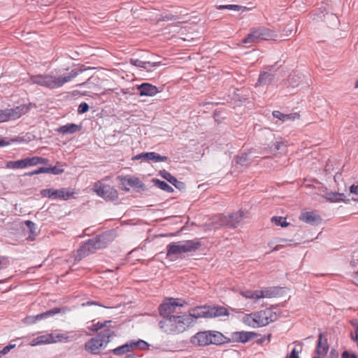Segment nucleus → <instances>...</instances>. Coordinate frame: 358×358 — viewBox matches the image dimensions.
Returning <instances> with one entry per match:
<instances>
[{
  "label": "nucleus",
  "instance_id": "60",
  "mask_svg": "<svg viewBox=\"0 0 358 358\" xmlns=\"http://www.w3.org/2000/svg\"><path fill=\"white\" fill-rule=\"evenodd\" d=\"M266 68H267L269 71H271V70L272 69L273 66H267Z\"/></svg>",
  "mask_w": 358,
  "mask_h": 358
},
{
  "label": "nucleus",
  "instance_id": "39",
  "mask_svg": "<svg viewBox=\"0 0 358 358\" xmlns=\"http://www.w3.org/2000/svg\"><path fill=\"white\" fill-rule=\"evenodd\" d=\"M217 9L219 10H224V9H228L235 11H239V10H246L248 8L245 6H241L239 5H235V4H228V5H220L217 7Z\"/></svg>",
  "mask_w": 358,
  "mask_h": 358
},
{
  "label": "nucleus",
  "instance_id": "14",
  "mask_svg": "<svg viewBox=\"0 0 358 358\" xmlns=\"http://www.w3.org/2000/svg\"><path fill=\"white\" fill-rule=\"evenodd\" d=\"M186 316H189V321H191V324L195 322L196 320L198 318L209 317L208 306H197L194 308H192L189 310V314H186Z\"/></svg>",
  "mask_w": 358,
  "mask_h": 358
},
{
  "label": "nucleus",
  "instance_id": "59",
  "mask_svg": "<svg viewBox=\"0 0 358 358\" xmlns=\"http://www.w3.org/2000/svg\"><path fill=\"white\" fill-rule=\"evenodd\" d=\"M125 358H133V356L131 355H127Z\"/></svg>",
  "mask_w": 358,
  "mask_h": 358
},
{
  "label": "nucleus",
  "instance_id": "49",
  "mask_svg": "<svg viewBox=\"0 0 358 358\" xmlns=\"http://www.w3.org/2000/svg\"><path fill=\"white\" fill-rule=\"evenodd\" d=\"M146 159L145 152H143V153L136 155H135V156H134L132 157V160H139V159Z\"/></svg>",
  "mask_w": 358,
  "mask_h": 358
},
{
  "label": "nucleus",
  "instance_id": "24",
  "mask_svg": "<svg viewBox=\"0 0 358 358\" xmlns=\"http://www.w3.org/2000/svg\"><path fill=\"white\" fill-rule=\"evenodd\" d=\"M279 288L278 287H266L264 289L258 290L257 297L259 299L263 298H273L278 295Z\"/></svg>",
  "mask_w": 358,
  "mask_h": 358
},
{
  "label": "nucleus",
  "instance_id": "2",
  "mask_svg": "<svg viewBox=\"0 0 358 358\" xmlns=\"http://www.w3.org/2000/svg\"><path fill=\"white\" fill-rule=\"evenodd\" d=\"M82 70H72L66 76L55 77L48 74H36L29 77V83L32 85H38L49 89H55L62 87L66 83L76 78Z\"/></svg>",
  "mask_w": 358,
  "mask_h": 358
},
{
  "label": "nucleus",
  "instance_id": "17",
  "mask_svg": "<svg viewBox=\"0 0 358 358\" xmlns=\"http://www.w3.org/2000/svg\"><path fill=\"white\" fill-rule=\"evenodd\" d=\"M159 176L172 184L176 188L179 190H183L185 189V184L183 182L179 181L172 176L169 172L166 170H162L159 173Z\"/></svg>",
  "mask_w": 358,
  "mask_h": 358
},
{
  "label": "nucleus",
  "instance_id": "47",
  "mask_svg": "<svg viewBox=\"0 0 358 358\" xmlns=\"http://www.w3.org/2000/svg\"><path fill=\"white\" fill-rule=\"evenodd\" d=\"M341 358H357L355 354H351L348 351L345 350L341 354Z\"/></svg>",
  "mask_w": 358,
  "mask_h": 358
},
{
  "label": "nucleus",
  "instance_id": "46",
  "mask_svg": "<svg viewBox=\"0 0 358 358\" xmlns=\"http://www.w3.org/2000/svg\"><path fill=\"white\" fill-rule=\"evenodd\" d=\"M24 323L27 324H33L36 322V318L34 315H29L24 318Z\"/></svg>",
  "mask_w": 358,
  "mask_h": 358
},
{
  "label": "nucleus",
  "instance_id": "31",
  "mask_svg": "<svg viewBox=\"0 0 358 358\" xmlns=\"http://www.w3.org/2000/svg\"><path fill=\"white\" fill-rule=\"evenodd\" d=\"M129 345H131V350L134 349H139L141 350H145L149 348L150 345L146 341L142 339H138L136 341L131 340L129 341Z\"/></svg>",
  "mask_w": 358,
  "mask_h": 358
},
{
  "label": "nucleus",
  "instance_id": "21",
  "mask_svg": "<svg viewBox=\"0 0 358 358\" xmlns=\"http://www.w3.org/2000/svg\"><path fill=\"white\" fill-rule=\"evenodd\" d=\"M299 220L307 224L314 225L321 221V217L313 211H307L301 213Z\"/></svg>",
  "mask_w": 358,
  "mask_h": 358
},
{
  "label": "nucleus",
  "instance_id": "53",
  "mask_svg": "<svg viewBox=\"0 0 358 358\" xmlns=\"http://www.w3.org/2000/svg\"><path fill=\"white\" fill-rule=\"evenodd\" d=\"M6 265V262L5 259H0V270L3 268Z\"/></svg>",
  "mask_w": 358,
  "mask_h": 358
},
{
  "label": "nucleus",
  "instance_id": "15",
  "mask_svg": "<svg viewBox=\"0 0 358 358\" xmlns=\"http://www.w3.org/2000/svg\"><path fill=\"white\" fill-rule=\"evenodd\" d=\"M329 350L327 340L322 338V334L320 333L318 336L317 346L315 349L316 355L313 358H324Z\"/></svg>",
  "mask_w": 358,
  "mask_h": 358
},
{
  "label": "nucleus",
  "instance_id": "38",
  "mask_svg": "<svg viewBox=\"0 0 358 358\" xmlns=\"http://www.w3.org/2000/svg\"><path fill=\"white\" fill-rule=\"evenodd\" d=\"M131 350V345L129 343V341L125 344L119 346L115 349H113V354L116 355H122L126 352H129Z\"/></svg>",
  "mask_w": 358,
  "mask_h": 358
},
{
  "label": "nucleus",
  "instance_id": "43",
  "mask_svg": "<svg viewBox=\"0 0 358 358\" xmlns=\"http://www.w3.org/2000/svg\"><path fill=\"white\" fill-rule=\"evenodd\" d=\"M89 110V106L87 103H81L78 108V113H85Z\"/></svg>",
  "mask_w": 358,
  "mask_h": 358
},
{
  "label": "nucleus",
  "instance_id": "50",
  "mask_svg": "<svg viewBox=\"0 0 358 358\" xmlns=\"http://www.w3.org/2000/svg\"><path fill=\"white\" fill-rule=\"evenodd\" d=\"M25 224L30 229V230H32V228L34 227V223L30 220L25 221Z\"/></svg>",
  "mask_w": 358,
  "mask_h": 358
},
{
  "label": "nucleus",
  "instance_id": "32",
  "mask_svg": "<svg viewBox=\"0 0 358 358\" xmlns=\"http://www.w3.org/2000/svg\"><path fill=\"white\" fill-rule=\"evenodd\" d=\"M152 182L155 187H157L166 192L171 193V192H173V191H174L173 188L171 186H170L166 182L160 180L159 179L153 178L152 180Z\"/></svg>",
  "mask_w": 358,
  "mask_h": 358
},
{
  "label": "nucleus",
  "instance_id": "41",
  "mask_svg": "<svg viewBox=\"0 0 358 358\" xmlns=\"http://www.w3.org/2000/svg\"><path fill=\"white\" fill-rule=\"evenodd\" d=\"M248 162V155L246 153H243L240 156L236 157V162L242 166L246 165Z\"/></svg>",
  "mask_w": 358,
  "mask_h": 358
},
{
  "label": "nucleus",
  "instance_id": "13",
  "mask_svg": "<svg viewBox=\"0 0 358 358\" xmlns=\"http://www.w3.org/2000/svg\"><path fill=\"white\" fill-rule=\"evenodd\" d=\"M257 337V334L251 331H234L231 334V338H227L228 342L233 341L245 343L251 341Z\"/></svg>",
  "mask_w": 358,
  "mask_h": 358
},
{
  "label": "nucleus",
  "instance_id": "44",
  "mask_svg": "<svg viewBox=\"0 0 358 358\" xmlns=\"http://www.w3.org/2000/svg\"><path fill=\"white\" fill-rule=\"evenodd\" d=\"M15 347V345H8L4 347L2 350H0V358L3 355L7 354L10 350V349H13Z\"/></svg>",
  "mask_w": 358,
  "mask_h": 358
},
{
  "label": "nucleus",
  "instance_id": "22",
  "mask_svg": "<svg viewBox=\"0 0 358 358\" xmlns=\"http://www.w3.org/2000/svg\"><path fill=\"white\" fill-rule=\"evenodd\" d=\"M275 78V75L267 71L261 72L255 87L265 86L270 85Z\"/></svg>",
  "mask_w": 358,
  "mask_h": 358
},
{
  "label": "nucleus",
  "instance_id": "36",
  "mask_svg": "<svg viewBox=\"0 0 358 358\" xmlns=\"http://www.w3.org/2000/svg\"><path fill=\"white\" fill-rule=\"evenodd\" d=\"M29 167L36 166L39 164H47L48 159L41 157H27Z\"/></svg>",
  "mask_w": 358,
  "mask_h": 358
},
{
  "label": "nucleus",
  "instance_id": "58",
  "mask_svg": "<svg viewBox=\"0 0 358 358\" xmlns=\"http://www.w3.org/2000/svg\"><path fill=\"white\" fill-rule=\"evenodd\" d=\"M355 87L358 88V80L356 81V83L355 84Z\"/></svg>",
  "mask_w": 358,
  "mask_h": 358
},
{
  "label": "nucleus",
  "instance_id": "7",
  "mask_svg": "<svg viewBox=\"0 0 358 358\" xmlns=\"http://www.w3.org/2000/svg\"><path fill=\"white\" fill-rule=\"evenodd\" d=\"M183 304L181 299L169 298L165 299L159 306V313L160 316L164 317H172V315H181V308Z\"/></svg>",
  "mask_w": 358,
  "mask_h": 358
},
{
  "label": "nucleus",
  "instance_id": "51",
  "mask_svg": "<svg viewBox=\"0 0 358 358\" xmlns=\"http://www.w3.org/2000/svg\"><path fill=\"white\" fill-rule=\"evenodd\" d=\"M34 316H35L36 322L38 321V320H41L45 319V317H44L43 313L38 314V315H34Z\"/></svg>",
  "mask_w": 358,
  "mask_h": 358
},
{
  "label": "nucleus",
  "instance_id": "10",
  "mask_svg": "<svg viewBox=\"0 0 358 358\" xmlns=\"http://www.w3.org/2000/svg\"><path fill=\"white\" fill-rule=\"evenodd\" d=\"M269 29L265 27H259L253 29L245 38L242 40L243 44L259 43L261 41L268 40L271 37Z\"/></svg>",
  "mask_w": 358,
  "mask_h": 358
},
{
  "label": "nucleus",
  "instance_id": "54",
  "mask_svg": "<svg viewBox=\"0 0 358 358\" xmlns=\"http://www.w3.org/2000/svg\"><path fill=\"white\" fill-rule=\"evenodd\" d=\"M281 143L277 142L275 145V148L278 150L280 148Z\"/></svg>",
  "mask_w": 358,
  "mask_h": 358
},
{
  "label": "nucleus",
  "instance_id": "27",
  "mask_svg": "<svg viewBox=\"0 0 358 358\" xmlns=\"http://www.w3.org/2000/svg\"><path fill=\"white\" fill-rule=\"evenodd\" d=\"M81 129V127L80 125H77L76 124H67L66 125L61 126L57 129V131L60 134H74L77 131H79Z\"/></svg>",
  "mask_w": 358,
  "mask_h": 358
},
{
  "label": "nucleus",
  "instance_id": "34",
  "mask_svg": "<svg viewBox=\"0 0 358 358\" xmlns=\"http://www.w3.org/2000/svg\"><path fill=\"white\" fill-rule=\"evenodd\" d=\"M146 159L155 162H166L168 159L166 156H162L155 152H145Z\"/></svg>",
  "mask_w": 358,
  "mask_h": 358
},
{
  "label": "nucleus",
  "instance_id": "30",
  "mask_svg": "<svg viewBox=\"0 0 358 358\" xmlns=\"http://www.w3.org/2000/svg\"><path fill=\"white\" fill-rule=\"evenodd\" d=\"M50 344L49 334L39 336L34 338L29 345L31 346H36L41 345Z\"/></svg>",
  "mask_w": 358,
  "mask_h": 358
},
{
  "label": "nucleus",
  "instance_id": "20",
  "mask_svg": "<svg viewBox=\"0 0 358 358\" xmlns=\"http://www.w3.org/2000/svg\"><path fill=\"white\" fill-rule=\"evenodd\" d=\"M93 189L99 196L104 199H108L110 196V187L109 185L105 184L103 181L96 182Z\"/></svg>",
  "mask_w": 358,
  "mask_h": 358
},
{
  "label": "nucleus",
  "instance_id": "33",
  "mask_svg": "<svg viewBox=\"0 0 358 358\" xmlns=\"http://www.w3.org/2000/svg\"><path fill=\"white\" fill-rule=\"evenodd\" d=\"M345 195L343 193H338V192H328L327 194V200L330 202H340L343 201L345 199Z\"/></svg>",
  "mask_w": 358,
  "mask_h": 358
},
{
  "label": "nucleus",
  "instance_id": "25",
  "mask_svg": "<svg viewBox=\"0 0 358 358\" xmlns=\"http://www.w3.org/2000/svg\"><path fill=\"white\" fill-rule=\"evenodd\" d=\"M272 114L275 118H277L283 122H287L288 120H294L295 119H298L299 118L300 116L299 114L297 113L284 114L279 110H274L273 111Z\"/></svg>",
  "mask_w": 358,
  "mask_h": 358
},
{
  "label": "nucleus",
  "instance_id": "8",
  "mask_svg": "<svg viewBox=\"0 0 358 358\" xmlns=\"http://www.w3.org/2000/svg\"><path fill=\"white\" fill-rule=\"evenodd\" d=\"M29 104H22L14 108L0 110V123L19 119L30 110Z\"/></svg>",
  "mask_w": 358,
  "mask_h": 358
},
{
  "label": "nucleus",
  "instance_id": "61",
  "mask_svg": "<svg viewBox=\"0 0 358 358\" xmlns=\"http://www.w3.org/2000/svg\"><path fill=\"white\" fill-rule=\"evenodd\" d=\"M2 281H0V282H1Z\"/></svg>",
  "mask_w": 358,
  "mask_h": 358
},
{
  "label": "nucleus",
  "instance_id": "35",
  "mask_svg": "<svg viewBox=\"0 0 358 358\" xmlns=\"http://www.w3.org/2000/svg\"><path fill=\"white\" fill-rule=\"evenodd\" d=\"M302 79V75L300 73H293L289 74L288 77V83L292 87H296L299 86Z\"/></svg>",
  "mask_w": 358,
  "mask_h": 358
},
{
  "label": "nucleus",
  "instance_id": "57",
  "mask_svg": "<svg viewBox=\"0 0 358 358\" xmlns=\"http://www.w3.org/2000/svg\"><path fill=\"white\" fill-rule=\"evenodd\" d=\"M122 92H123L124 94H128V93H129V92H128V89H127V90H122Z\"/></svg>",
  "mask_w": 358,
  "mask_h": 358
},
{
  "label": "nucleus",
  "instance_id": "5",
  "mask_svg": "<svg viewBox=\"0 0 358 358\" xmlns=\"http://www.w3.org/2000/svg\"><path fill=\"white\" fill-rule=\"evenodd\" d=\"M276 315L271 310L266 308L260 311L246 315L243 317V322L245 324L257 328L264 327L275 320Z\"/></svg>",
  "mask_w": 358,
  "mask_h": 358
},
{
  "label": "nucleus",
  "instance_id": "3",
  "mask_svg": "<svg viewBox=\"0 0 358 358\" xmlns=\"http://www.w3.org/2000/svg\"><path fill=\"white\" fill-rule=\"evenodd\" d=\"M189 318L186 314L172 315L162 318L159 322V326L166 334H177L185 331L190 326Z\"/></svg>",
  "mask_w": 358,
  "mask_h": 358
},
{
  "label": "nucleus",
  "instance_id": "48",
  "mask_svg": "<svg viewBox=\"0 0 358 358\" xmlns=\"http://www.w3.org/2000/svg\"><path fill=\"white\" fill-rule=\"evenodd\" d=\"M350 192L352 194L357 195L358 194V185H352L350 187Z\"/></svg>",
  "mask_w": 358,
  "mask_h": 358
},
{
  "label": "nucleus",
  "instance_id": "26",
  "mask_svg": "<svg viewBox=\"0 0 358 358\" xmlns=\"http://www.w3.org/2000/svg\"><path fill=\"white\" fill-rule=\"evenodd\" d=\"M229 315L228 310L223 306H208L209 317H216Z\"/></svg>",
  "mask_w": 358,
  "mask_h": 358
},
{
  "label": "nucleus",
  "instance_id": "16",
  "mask_svg": "<svg viewBox=\"0 0 358 358\" xmlns=\"http://www.w3.org/2000/svg\"><path fill=\"white\" fill-rule=\"evenodd\" d=\"M136 88L140 96H153L159 92L156 86L148 83H143L141 85H137Z\"/></svg>",
  "mask_w": 358,
  "mask_h": 358
},
{
  "label": "nucleus",
  "instance_id": "4",
  "mask_svg": "<svg viewBox=\"0 0 358 358\" xmlns=\"http://www.w3.org/2000/svg\"><path fill=\"white\" fill-rule=\"evenodd\" d=\"M190 343L196 346L222 345L228 343L227 338L217 331H199L192 336Z\"/></svg>",
  "mask_w": 358,
  "mask_h": 358
},
{
  "label": "nucleus",
  "instance_id": "6",
  "mask_svg": "<svg viewBox=\"0 0 358 358\" xmlns=\"http://www.w3.org/2000/svg\"><path fill=\"white\" fill-rule=\"evenodd\" d=\"M201 246L197 240H187L183 242H173L166 246L167 257L180 255L182 253L195 252Z\"/></svg>",
  "mask_w": 358,
  "mask_h": 358
},
{
  "label": "nucleus",
  "instance_id": "12",
  "mask_svg": "<svg viewBox=\"0 0 358 358\" xmlns=\"http://www.w3.org/2000/svg\"><path fill=\"white\" fill-rule=\"evenodd\" d=\"M100 248V241L90 239L80 248V249L78 250V256L81 259L91 253L94 252L96 249Z\"/></svg>",
  "mask_w": 358,
  "mask_h": 358
},
{
  "label": "nucleus",
  "instance_id": "40",
  "mask_svg": "<svg viewBox=\"0 0 358 358\" xmlns=\"http://www.w3.org/2000/svg\"><path fill=\"white\" fill-rule=\"evenodd\" d=\"M272 222H273L276 225L280 226L282 227L288 226V223L286 222V219L282 217L274 216L271 218Z\"/></svg>",
  "mask_w": 358,
  "mask_h": 358
},
{
  "label": "nucleus",
  "instance_id": "55",
  "mask_svg": "<svg viewBox=\"0 0 358 358\" xmlns=\"http://www.w3.org/2000/svg\"><path fill=\"white\" fill-rule=\"evenodd\" d=\"M281 245H277L275 248H274L272 251H275V250H278L280 248Z\"/></svg>",
  "mask_w": 358,
  "mask_h": 358
},
{
  "label": "nucleus",
  "instance_id": "37",
  "mask_svg": "<svg viewBox=\"0 0 358 358\" xmlns=\"http://www.w3.org/2000/svg\"><path fill=\"white\" fill-rule=\"evenodd\" d=\"M240 294L245 299H252L255 301L259 300V297H257V295H259L258 290H241Z\"/></svg>",
  "mask_w": 358,
  "mask_h": 358
},
{
  "label": "nucleus",
  "instance_id": "9",
  "mask_svg": "<svg viewBox=\"0 0 358 358\" xmlns=\"http://www.w3.org/2000/svg\"><path fill=\"white\" fill-rule=\"evenodd\" d=\"M75 192L67 188H61L59 189L50 188L44 189L41 191V195L43 197H47L52 199L68 200L73 196Z\"/></svg>",
  "mask_w": 358,
  "mask_h": 358
},
{
  "label": "nucleus",
  "instance_id": "19",
  "mask_svg": "<svg viewBox=\"0 0 358 358\" xmlns=\"http://www.w3.org/2000/svg\"><path fill=\"white\" fill-rule=\"evenodd\" d=\"M122 183L124 186V189L129 191V188L126 186H129L135 188L144 189V184L143 182L136 177L127 176L122 179Z\"/></svg>",
  "mask_w": 358,
  "mask_h": 358
},
{
  "label": "nucleus",
  "instance_id": "18",
  "mask_svg": "<svg viewBox=\"0 0 358 358\" xmlns=\"http://www.w3.org/2000/svg\"><path fill=\"white\" fill-rule=\"evenodd\" d=\"M130 64L136 67L145 69L147 71H152L153 68L161 65V62H143L138 59H131Z\"/></svg>",
  "mask_w": 358,
  "mask_h": 358
},
{
  "label": "nucleus",
  "instance_id": "52",
  "mask_svg": "<svg viewBox=\"0 0 358 358\" xmlns=\"http://www.w3.org/2000/svg\"><path fill=\"white\" fill-rule=\"evenodd\" d=\"M9 145V142H7L3 139H0V147L6 146Z\"/></svg>",
  "mask_w": 358,
  "mask_h": 358
},
{
  "label": "nucleus",
  "instance_id": "56",
  "mask_svg": "<svg viewBox=\"0 0 358 358\" xmlns=\"http://www.w3.org/2000/svg\"><path fill=\"white\" fill-rule=\"evenodd\" d=\"M264 339H265V338H264V337L262 338L261 339H259V340H258V343H261L264 342Z\"/></svg>",
  "mask_w": 358,
  "mask_h": 358
},
{
  "label": "nucleus",
  "instance_id": "11",
  "mask_svg": "<svg viewBox=\"0 0 358 358\" xmlns=\"http://www.w3.org/2000/svg\"><path fill=\"white\" fill-rule=\"evenodd\" d=\"M244 217V212L243 211H238L236 213H232L229 216L226 215H219L220 218V224L225 225L229 227L236 228L239 224V223L242 221Z\"/></svg>",
  "mask_w": 358,
  "mask_h": 358
},
{
  "label": "nucleus",
  "instance_id": "45",
  "mask_svg": "<svg viewBox=\"0 0 358 358\" xmlns=\"http://www.w3.org/2000/svg\"><path fill=\"white\" fill-rule=\"evenodd\" d=\"M299 351L296 350V349L294 348L292 349L291 352L288 354L286 357V358H299Z\"/></svg>",
  "mask_w": 358,
  "mask_h": 358
},
{
  "label": "nucleus",
  "instance_id": "23",
  "mask_svg": "<svg viewBox=\"0 0 358 358\" xmlns=\"http://www.w3.org/2000/svg\"><path fill=\"white\" fill-rule=\"evenodd\" d=\"M63 172H64V169H58L56 166H52V167H50V168L40 167L35 171L27 173L25 175L31 176L36 175V174L48 173H51L55 175H58V174L62 173Z\"/></svg>",
  "mask_w": 358,
  "mask_h": 358
},
{
  "label": "nucleus",
  "instance_id": "1",
  "mask_svg": "<svg viewBox=\"0 0 358 358\" xmlns=\"http://www.w3.org/2000/svg\"><path fill=\"white\" fill-rule=\"evenodd\" d=\"M110 327V320L94 324L90 328L91 330L94 331H102L96 337L90 339L85 343V350L91 354L96 355L103 350L110 342V338L112 336Z\"/></svg>",
  "mask_w": 358,
  "mask_h": 358
},
{
  "label": "nucleus",
  "instance_id": "42",
  "mask_svg": "<svg viewBox=\"0 0 358 358\" xmlns=\"http://www.w3.org/2000/svg\"><path fill=\"white\" fill-rule=\"evenodd\" d=\"M62 312V309L60 308H54L50 310L43 313L45 318H48L52 316H54L56 314L60 313Z\"/></svg>",
  "mask_w": 358,
  "mask_h": 358
},
{
  "label": "nucleus",
  "instance_id": "29",
  "mask_svg": "<svg viewBox=\"0 0 358 358\" xmlns=\"http://www.w3.org/2000/svg\"><path fill=\"white\" fill-rule=\"evenodd\" d=\"M49 335L50 344L59 342H66L68 341L69 338L67 333H58L55 331L49 334Z\"/></svg>",
  "mask_w": 358,
  "mask_h": 358
},
{
  "label": "nucleus",
  "instance_id": "28",
  "mask_svg": "<svg viewBox=\"0 0 358 358\" xmlns=\"http://www.w3.org/2000/svg\"><path fill=\"white\" fill-rule=\"evenodd\" d=\"M6 167L10 169H22L29 167L27 158L17 160L10 161L6 164Z\"/></svg>",
  "mask_w": 358,
  "mask_h": 358
}]
</instances>
